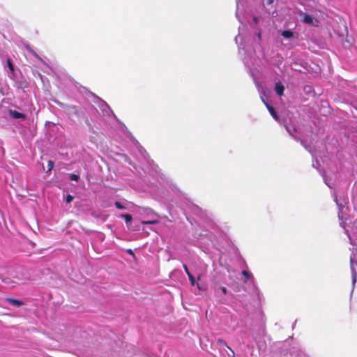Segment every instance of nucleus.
<instances>
[{
    "mask_svg": "<svg viewBox=\"0 0 357 357\" xmlns=\"http://www.w3.org/2000/svg\"><path fill=\"white\" fill-rule=\"evenodd\" d=\"M57 105L65 109L66 111L69 112L70 114H73L75 116L79 115V107L76 105H66L61 102H56Z\"/></svg>",
    "mask_w": 357,
    "mask_h": 357,
    "instance_id": "1",
    "label": "nucleus"
},
{
    "mask_svg": "<svg viewBox=\"0 0 357 357\" xmlns=\"http://www.w3.org/2000/svg\"><path fill=\"white\" fill-rule=\"evenodd\" d=\"M265 105H266V108L268 109V112H270L271 115L272 116V117L275 120V121H279L280 120V118L277 114V112H275L274 107L271 105H270L267 102H265Z\"/></svg>",
    "mask_w": 357,
    "mask_h": 357,
    "instance_id": "2",
    "label": "nucleus"
},
{
    "mask_svg": "<svg viewBox=\"0 0 357 357\" xmlns=\"http://www.w3.org/2000/svg\"><path fill=\"white\" fill-rule=\"evenodd\" d=\"M10 116L13 119H22L24 120L26 119V116L21 112H19L16 110H9Z\"/></svg>",
    "mask_w": 357,
    "mask_h": 357,
    "instance_id": "3",
    "label": "nucleus"
},
{
    "mask_svg": "<svg viewBox=\"0 0 357 357\" xmlns=\"http://www.w3.org/2000/svg\"><path fill=\"white\" fill-rule=\"evenodd\" d=\"M6 301L10 303V305L20 307L24 305V303L20 300L12 298H6Z\"/></svg>",
    "mask_w": 357,
    "mask_h": 357,
    "instance_id": "4",
    "label": "nucleus"
},
{
    "mask_svg": "<svg viewBox=\"0 0 357 357\" xmlns=\"http://www.w3.org/2000/svg\"><path fill=\"white\" fill-rule=\"evenodd\" d=\"M275 92L279 96H282L284 93V87L282 84H280V82H278L275 84Z\"/></svg>",
    "mask_w": 357,
    "mask_h": 357,
    "instance_id": "5",
    "label": "nucleus"
},
{
    "mask_svg": "<svg viewBox=\"0 0 357 357\" xmlns=\"http://www.w3.org/2000/svg\"><path fill=\"white\" fill-rule=\"evenodd\" d=\"M282 36L285 38H290L294 36V33L290 30H286L282 32Z\"/></svg>",
    "mask_w": 357,
    "mask_h": 357,
    "instance_id": "6",
    "label": "nucleus"
},
{
    "mask_svg": "<svg viewBox=\"0 0 357 357\" xmlns=\"http://www.w3.org/2000/svg\"><path fill=\"white\" fill-rule=\"evenodd\" d=\"M303 21L307 24H312L313 22V19L312 16L307 14H305Z\"/></svg>",
    "mask_w": 357,
    "mask_h": 357,
    "instance_id": "7",
    "label": "nucleus"
},
{
    "mask_svg": "<svg viewBox=\"0 0 357 357\" xmlns=\"http://www.w3.org/2000/svg\"><path fill=\"white\" fill-rule=\"evenodd\" d=\"M217 342H218V344H220L222 345V346H225V347H227V348L231 351V353L232 356H234V351H233V350H232L229 347H228V346L227 345V343H226V342H225L224 340H222V339H218V340H217Z\"/></svg>",
    "mask_w": 357,
    "mask_h": 357,
    "instance_id": "8",
    "label": "nucleus"
},
{
    "mask_svg": "<svg viewBox=\"0 0 357 357\" xmlns=\"http://www.w3.org/2000/svg\"><path fill=\"white\" fill-rule=\"evenodd\" d=\"M242 274L245 276L244 282L246 283L248 280L252 277V274L245 270L242 271Z\"/></svg>",
    "mask_w": 357,
    "mask_h": 357,
    "instance_id": "9",
    "label": "nucleus"
},
{
    "mask_svg": "<svg viewBox=\"0 0 357 357\" xmlns=\"http://www.w3.org/2000/svg\"><path fill=\"white\" fill-rule=\"evenodd\" d=\"M121 216L125 218V220L127 223L130 222L132 220V217L130 214H123V215H121Z\"/></svg>",
    "mask_w": 357,
    "mask_h": 357,
    "instance_id": "10",
    "label": "nucleus"
},
{
    "mask_svg": "<svg viewBox=\"0 0 357 357\" xmlns=\"http://www.w3.org/2000/svg\"><path fill=\"white\" fill-rule=\"evenodd\" d=\"M54 162L52 161V160H48V162H47V172H50L53 167H54Z\"/></svg>",
    "mask_w": 357,
    "mask_h": 357,
    "instance_id": "11",
    "label": "nucleus"
},
{
    "mask_svg": "<svg viewBox=\"0 0 357 357\" xmlns=\"http://www.w3.org/2000/svg\"><path fill=\"white\" fill-rule=\"evenodd\" d=\"M7 64H8V66L10 69V70L13 73L14 72V66L11 62V60L10 59H7Z\"/></svg>",
    "mask_w": 357,
    "mask_h": 357,
    "instance_id": "12",
    "label": "nucleus"
},
{
    "mask_svg": "<svg viewBox=\"0 0 357 357\" xmlns=\"http://www.w3.org/2000/svg\"><path fill=\"white\" fill-rule=\"evenodd\" d=\"M188 278H189L191 285L195 286V277L192 274H189V275H188Z\"/></svg>",
    "mask_w": 357,
    "mask_h": 357,
    "instance_id": "13",
    "label": "nucleus"
},
{
    "mask_svg": "<svg viewBox=\"0 0 357 357\" xmlns=\"http://www.w3.org/2000/svg\"><path fill=\"white\" fill-rule=\"evenodd\" d=\"M157 223H158V221L157 220L142 222V224H144V225H155Z\"/></svg>",
    "mask_w": 357,
    "mask_h": 357,
    "instance_id": "14",
    "label": "nucleus"
},
{
    "mask_svg": "<svg viewBox=\"0 0 357 357\" xmlns=\"http://www.w3.org/2000/svg\"><path fill=\"white\" fill-rule=\"evenodd\" d=\"M70 178L73 181H77L79 179V176L77 174H70Z\"/></svg>",
    "mask_w": 357,
    "mask_h": 357,
    "instance_id": "15",
    "label": "nucleus"
},
{
    "mask_svg": "<svg viewBox=\"0 0 357 357\" xmlns=\"http://www.w3.org/2000/svg\"><path fill=\"white\" fill-rule=\"evenodd\" d=\"M115 206L118 208V209H124L125 208V206L122 205L121 203H120L119 202H115Z\"/></svg>",
    "mask_w": 357,
    "mask_h": 357,
    "instance_id": "16",
    "label": "nucleus"
},
{
    "mask_svg": "<svg viewBox=\"0 0 357 357\" xmlns=\"http://www.w3.org/2000/svg\"><path fill=\"white\" fill-rule=\"evenodd\" d=\"M73 198H74V197H73V196H72V195H68L66 196V202H67V203H70V202H71L73 200Z\"/></svg>",
    "mask_w": 357,
    "mask_h": 357,
    "instance_id": "17",
    "label": "nucleus"
},
{
    "mask_svg": "<svg viewBox=\"0 0 357 357\" xmlns=\"http://www.w3.org/2000/svg\"><path fill=\"white\" fill-rule=\"evenodd\" d=\"M183 268L185 270V272L186 273V274L188 275H189V274H191V273L189 271V269H188V266L185 264H183Z\"/></svg>",
    "mask_w": 357,
    "mask_h": 357,
    "instance_id": "18",
    "label": "nucleus"
},
{
    "mask_svg": "<svg viewBox=\"0 0 357 357\" xmlns=\"http://www.w3.org/2000/svg\"><path fill=\"white\" fill-rule=\"evenodd\" d=\"M220 289H221V290H222V293H223L224 294H227V288H226V287H222Z\"/></svg>",
    "mask_w": 357,
    "mask_h": 357,
    "instance_id": "19",
    "label": "nucleus"
},
{
    "mask_svg": "<svg viewBox=\"0 0 357 357\" xmlns=\"http://www.w3.org/2000/svg\"><path fill=\"white\" fill-rule=\"evenodd\" d=\"M253 22L255 23V24H257L258 22H259V19L257 17H253Z\"/></svg>",
    "mask_w": 357,
    "mask_h": 357,
    "instance_id": "20",
    "label": "nucleus"
},
{
    "mask_svg": "<svg viewBox=\"0 0 357 357\" xmlns=\"http://www.w3.org/2000/svg\"><path fill=\"white\" fill-rule=\"evenodd\" d=\"M128 252L129 254L132 255H134V253H133L132 250H130V249H128Z\"/></svg>",
    "mask_w": 357,
    "mask_h": 357,
    "instance_id": "21",
    "label": "nucleus"
},
{
    "mask_svg": "<svg viewBox=\"0 0 357 357\" xmlns=\"http://www.w3.org/2000/svg\"><path fill=\"white\" fill-rule=\"evenodd\" d=\"M273 2V0H268L267 3L271 4Z\"/></svg>",
    "mask_w": 357,
    "mask_h": 357,
    "instance_id": "22",
    "label": "nucleus"
},
{
    "mask_svg": "<svg viewBox=\"0 0 357 357\" xmlns=\"http://www.w3.org/2000/svg\"><path fill=\"white\" fill-rule=\"evenodd\" d=\"M257 37H258V38H259V40L261 39V33H258V34H257Z\"/></svg>",
    "mask_w": 357,
    "mask_h": 357,
    "instance_id": "23",
    "label": "nucleus"
}]
</instances>
